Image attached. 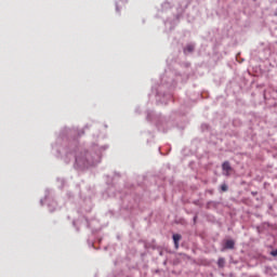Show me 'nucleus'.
Instances as JSON below:
<instances>
[{
  "mask_svg": "<svg viewBox=\"0 0 277 277\" xmlns=\"http://www.w3.org/2000/svg\"><path fill=\"white\" fill-rule=\"evenodd\" d=\"M222 169L224 172H226V176H229L230 170H233V168L230 167V162H228V161L223 162Z\"/></svg>",
  "mask_w": 277,
  "mask_h": 277,
  "instance_id": "obj_1",
  "label": "nucleus"
},
{
  "mask_svg": "<svg viewBox=\"0 0 277 277\" xmlns=\"http://www.w3.org/2000/svg\"><path fill=\"white\" fill-rule=\"evenodd\" d=\"M225 248H226V250H233L235 248V241L234 240H226Z\"/></svg>",
  "mask_w": 277,
  "mask_h": 277,
  "instance_id": "obj_2",
  "label": "nucleus"
},
{
  "mask_svg": "<svg viewBox=\"0 0 277 277\" xmlns=\"http://www.w3.org/2000/svg\"><path fill=\"white\" fill-rule=\"evenodd\" d=\"M173 241H174V246L177 249L179 248V242L181 241V235L180 234H174L173 235Z\"/></svg>",
  "mask_w": 277,
  "mask_h": 277,
  "instance_id": "obj_3",
  "label": "nucleus"
},
{
  "mask_svg": "<svg viewBox=\"0 0 277 277\" xmlns=\"http://www.w3.org/2000/svg\"><path fill=\"white\" fill-rule=\"evenodd\" d=\"M194 49H195L194 44H188L184 49V53H194Z\"/></svg>",
  "mask_w": 277,
  "mask_h": 277,
  "instance_id": "obj_4",
  "label": "nucleus"
},
{
  "mask_svg": "<svg viewBox=\"0 0 277 277\" xmlns=\"http://www.w3.org/2000/svg\"><path fill=\"white\" fill-rule=\"evenodd\" d=\"M224 263H225L224 258H220L217 261L219 267H224Z\"/></svg>",
  "mask_w": 277,
  "mask_h": 277,
  "instance_id": "obj_5",
  "label": "nucleus"
},
{
  "mask_svg": "<svg viewBox=\"0 0 277 277\" xmlns=\"http://www.w3.org/2000/svg\"><path fill=\"white\" fill-rule=\"evenodd\" d=\"M222 192H228V186L226 184L221 185Z\"/></svg>",
  "mask_w": 277,
  "mask_h": 277,
  "instance_id": "obj_6",
  "label": "nucleus"
},
{
  "mask_svg": "<svg viewBox=\"0 0 277 277\" xmlns=\"http://www.w3.org/2000/svg\"><path fill=\"white\" fill-rule=\"evenodd\" d=\"M76 163H81V158L79 156L76 157Z\"/></svg>",
  "mask_w": 277,
  "mask_h": 277,
  "instance_id": "obj_7",
  "label": "nucleus"
}]
</instances>
